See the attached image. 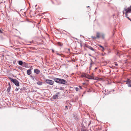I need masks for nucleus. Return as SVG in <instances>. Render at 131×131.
Returning a JSON list of instances; mask_svg holds the SVG:
<instances>
[{"label":"nucleus","instance_id":"obj_1","mask_svg":"<svg viewBox=\"0 0 131 131\" xmlns=\"http://www.w3.org/2000/svg\"><path fill=\"white\" fill-rule=\"evenodd\" d=\"M125 12V17L127 18L131 21V19L130 18L128 17V13H131V6L128 7L127 8H124V10L123 11V15H124L125 13L124 12Z\"/></svg>","mask_w":131,"mask_h":131},{"label":"nucleus","instance_id":"obj_2","mask_svg":"<svg viewBox=\"0 0 131 131\" xmlns=\"http://www.w3.org/2000/svg\"><path fill=\"white\" fill-rule=\"evenodd\" d=\"M9 79L16 86H19V82L16 79H13L11 78H10Z\"/></svg>","mask_w":131,"mask_h":131},{"label":"nucleus","instance_id":"obj_3","mask_svg":"<svg viewBox=\"0 0 131 131\" xmlns=\"http://www.w3.org/2000/svg\"><path fill=\"white\" fill-rule=\"evenodd\" d=\"M46 82L48 84L51 85H52L54 83V82L53 81L48 79L46 80Z\"/></svg>","mask_w":131,"mask_h":131},{"label":"nucleus","instance_id":"obj_4","mask_svg":"<svg viewBox=\"0 0 131 131\" xmlns=\"http://www.w3.org/2000/svg\"><path fill=\"white\" fill-rule=\"evenodd\" d=\"M126 82V84L128 85V87H131V80L129 79H127V81H124Z\"/></svg>","mask_w":131,"mask_h":131},{"label":"nucleus","instance_id":"obj_5","mask_svg":"<svg viewBox=\"0 0 131 131\" xmlns=\"http://www.w3.org/2000/svg\"><path fill=\"white\" fill-rule=\"evenodd\" d=\"M59 83L65 84L67 83V81L63 79H59Z\"/></svg>","mask_w":131,"mask_h":131},{"label":"nucleus","instance_id":"obj_6","mask_svg":"<svg viewBox=\"0 0 131 131\" xmlns=\"http://www.w3.org/2000/svg\"><path fill=\"white\" fill-rule=\"evenodd\" d=\"M84 77H85L90 79H94V78L93 77L89 75H86L85 74H84L82 75Z\"/></svg>","mask_w":131,"mask_h":131},{"label":"nucleus","instance_id":"obj_7","mask_svg":"<svg viewBox=\"0 0 131 131\" xmlns=\"http://www.w3.org/2000/svg\"><path fill=\"white\" fill-rule=\"evenodd\" d=\"M23 67L26 68H29L28 64L24 62L22 66Z\"/></svg>","mask_w":131,"mask_h":131},{"label":"nucleus","instance_id":"obj_8","mask_svg":"<svg viewBox=\"0 0 131 131\" xmlns=\"http://www.w3.org/2000/svg\"><path fill=\"white\" fill-rule=\"evenodd\" d=\"M34 72L36 74H38L40 72V71L38 69H34Z\"/></svg>","mask_w":131,"mask_h":131},{"label":"nucleus","instance_id":"obj_9","mask_svg":"<svg viewBox=\"0 0 131 131\" xmlns=\"http://www.w3.org/2000/svg\"><path fill=\"white\" fill-rule=\"evenodd\" d=\"M27 74L29 75H30L31 73V70L30 69H29L27 71Z\"/></svg>","mask_w":131,"mask_h":131},{"label":"nucleus","instance_id":"obj_10","mask_svg":"<svg viewBox=\"0 0 131 131\" xmlns=\"http://www.w3.org/2000/svg\"><path fill=\"white\" fill-rule=\"evenodd\" d=\"M60 78H55L53 80L56 83H59V80Z\"/></svg>","mask_w":131,"mask_h":131},{"label":"nucleus","instance_id":"obj_11","mask_svg":"<svg viewBox=\"0 0 131 131\" xmlns=\"http://www.w3.org/2000/svg\"><path fill=\"white\" fill-rule=\"evenodd\" d=\"M86 47L87 48H88L89 49H90L91 50H92V51L94 50V49H93V48L92 47H91V46H89L87 45V46H86Z\"/></svg>","mask_w":131,"mask_h":131},{"label":"nucleus","instance_id":"obj_12","mask_svg":"<svg viewBox=\"0 0 131 131\" xmlns=\"http://www.w3.org/2000/svg\"><path fill=\"white\" fill-rule=\"evenodd\" d=\"M18 64L22 66L24 63L22 61H18Z\"/></svg>","mask_w":131,"mask_h":131},{"label":"nucleus","instance_id":"obj_13","mask_svg":"<svg viewBox=\"0 0 131 131\" xmlns=\"http://www.w3.org/2000/svg\"><path fill=\"white\" fill-rule=\"evenodd\" d=\"M58 97V95L56 94V95H54L53 96V99H55Z\"/></svg>","mask_w":131,"mask_h":131},{"label":"nucleus","instance_id":"obj_14","mask_svg":"<svg viewBox=\"0 0 131 131\" xmlns=\"http://www.w3.org/2000/svg\"><path fill=\"white\" fill-rule=\"evenodd\" d=\"M11 89V86H9L7 88V91L8 92H9L10 91V89Z\"/></svg>","mask_w":131,"mask_h":131},{"label":"nucleus","instance_id":"obj_15","mask_svg":"<svg viewBox=\"0 0 131 131\" xmlns=\"http://www.w3.org/2000/svg\"><path fill=\"white\" fill-rule=\"evenodd\" d=\"M97 35H96V37L97 38H99L100 36V33L99 32H97Z\"/></svg>","mask_w":131,"mask_h":131},{"label":"nucleus","instance_id":"obj_16","mask_svg":"<svg viewBox=\"0 0 131 131\" xmlns=\"http://www.w3.org/2000/svg\"><path fill=\"white\" fill-rule=\"evenodd\" d=\"M37 84L39 85H41L42 84V83L40 82H37Z\"/></svg>","mask_w":131,"mask_h":131},{"label":"nucleus","instance_id":"obj_17","mask_svg":"<svg viewBox=\"0 0 131 131\" xmlns=\"http://www.w3.org/2000/svg\"><path fill=\"white\" fill-rule=\"evenodd\" d=\"M91 62L90 64V68H91L92 66V65L93 64V63H94L92 62V60H91Z\"/></svg>","mask_w":131,"mask_h":131},{"label":"nucleus","instance_id":"obj_18","mask_svg":"<svg viewBox=\"0 0 131 131\" xmlns=\"http://www.w3.org/2000/svg\"><path fill=\"white\" fill-rule=\"evenodd\" d=\"M99 46L100 47H101V48H102V51H103L104 50V48L101 45H99Z\"/></svg>","mask_w":131,"mask_h":131},{"label":"nucleus","instance_id":"obj_19","mask_svg":"<svg viewBox=\"0 0 131 131\" xmlns=\"http://www.w3.org/2000/svg\"><path fill=\"white\" fill-rule=\"evenodd\" d=\"M74 118L75 119H78V117L77 116L74 115Z\"/></svg>","mask_w":131,"mask_h":131},{"label":"nucleus","instance_id":"obj_20","mask_svg":"<svg viewBox=\"0 0 131 131\" xmlns=\"http://www.w3.org/2000/svg\"><path fill=\"white\" fill-rule=\"evenodd\" d=\"M58 44L60 46H62V44L60 42H58Z\"/></svg>","mask_w":131,"mask_h":131},{"label":"nucleus","instance_id":"obj_21","mask_svg":"<svg viewBox=\"0 0 131 131\" xmlns=\"http://www.w3.org/2000/svg\"><path fill=\"white\" fill-rule=\"evenodd\" d=\"M91 38H93V39H96L97 38V37H95L94 36H92L91 37Z\"/></svg>","mask_w":131,"mask_h":131},{"label":"nucleus","instance_id":"obj_22","mask_svg":"<svg viewBox=\"0 0 131 131\" xmlns=\"http://www.w3.org/2000/svg\"><path fill=\"white\" fill-rule=\"evenodd\" d=\"M75 90L76 91H79V89L78 87H76L75 88Z\"/></svg>","mask_w":131,"mask_h":131},{"label":"nucleus","instance_id":"obj_23","mask_svg":"<svg viewBox=\"0 0 131 131\" xmlns=\"http://www.w3.org/2000/svg\"><path fill=\"white\" fill-rule=\"evenodd\" d=\"M0 33L1 34H3V32L2 31V30L1 29H0Z\"/></svg>","mask_w":131,"mask_h":131},{"label":"nucleus","instance_id":"obj_24","mask_svg":"<svg viewBox=\"0 0 131 131\" xmlns=\"http://www.w3.org/2000/svg\"><path fill=\"white\" fill-rule=\"evenodd\" d=\"M32 80L34 81H35V79H36L34 77H32Z\"/></svg>","mask_w":131,"mask_h":131},{"label":"nucleus","instance_id":"obj_25","mask_svg":"<svg viewBox=\"0 0 131 131\" xmlns=\"http://www.w3.org/2000/svg\"><path fill=\"white\" fill-rule=\"evenodd\" d=\"M81 131H87V130L85 129H82L81 130Z\"/></svg>","mask_w":131,"mask_h":131},{"label":"nucleus","instance_id":"obj_26","mask_svg":"<svg viewBox=\"0 0 131 131\" xmlns=\"http://www.w3.org/2000/svg\"><path fill=\"white\" fill-rule=\"evenodd\" d=\"M66 108H65V110H67L68 109L67 106H65Z\"/></svg>","mask_w":131,"mask_h":131},{"label":"nucleus","instance_id":"obj_27","mask_svg":"<svg viewBox=\"0 0 131 131\" xmlns=\"http://www.w3.org/2000/svg\"><path fill=\"white\" fill-rule=\"evenodd\" d=\"M91 121H90L89 123V125H90V124H91Z\"/></svg>","mask_w":131,"mask_h":131},{"label":"nucleus","instance_id":"obj_28","mask_svg":"<svg viewBox=\"0 0 131 131\" xmlns=\"http://www.w3.org/2000/svg\"><path fill=\"white\" fill-rule=\"evenodd\" d=\"M18 88H16V89H15V91H18Z\"/></svg>","mask_w":131,"mask_h":131},{"label":"nucleus","instance_id":"obj_29","mask_svg":"<svg viewBox=\"0 0 131 131\" xmlns=\"http://www.w3.org/2000/svg\"><path fill=\"white\" fill-rule=\"evenodd\" d=\"M115 65L116 66H117L118 65V64L117 63H115Z\"/></svg>","mask_w":131,"mask_h":131},{"label":"nucleus","instance_id":"obj_30","mask_svg":"<svg viewBox=\"0 0 131 131\" xmlns=\"http://www.w3.org/2000/svg\"><path fill=\"white\" fill-rule=\"evenodd\" d=\"M57 55H59V56H60V54H59V53H57Z\"/></svg>","mask_w":131,"mask_h":131},{"label":"nucleus","instance_id":"obj_31","mask_svg":"<svg viewBox=\"0 0 131 131\" xmlns=\"http://www.w3.org/2000/svg\"><path fill=\"white\" fill-rule=\"evenodd\" d=\"M79 88H80V89H82V88L81 86H79Z\"/></svg>","mask_w":131,"mask_h":131},{"label":"nucleus","instance_id":"obj_32","mask_svg":"<svg viewBox=\"0 0 131 131\" xmlns=\"http://www.w3.org/2000/svg\"><path fill=\"white\" fill-rule=\"evenodd\" d=\"M8 85H9V86H10V84L9 82L8 83Z\"/></svg>","mask_w":131,"mask_h":131},{"label":"nucleus","instance_id":"obj_33","mask_svg":"<svg viewBox=\"0 0 131 131\" xmlns=\"http://www.w3.org/2000/svg\"><path fill=\"white\" fill-rule=\"evenodd\" d=\"M97 68H96V67L95 68V70H96V69H97Z\"/></svg>","mask_w":131,"mask_h":131},{"label":"nucleus","instance_id":"obj_34","mask_svg":"<svg viewBox=\"0 0 131 131\" xmlns=\"http://www.w3.org/2000/svg\"><path fill=\"white\" fill-rule=\"evenodd\" d=\"M52 51L53 52H54V51L53 50H52Z\"/></svg>","mask_w":131,"mask_h":131},{"label":"nucleus","instance_id":"obj_35","mask_svg":"<svg viewBox=\"0 0 131 131\" xmlns=\"http://www.w3.org/2000/svg\"><path fill=\"white\" fill-rule=\"evenodd\" d=\"M30 43H31L32 42H31V41H30Z\"/></svg>","mask_w":131,"mask_h":131},{"label":"nucleus","instance_id":"obj_36","mask_svg":"<svg viewBox=\"0 0 131 131\" xmlns=\"http://www.w3.org/2000/svg\"><path fill=\"white\" fill-rule=\"evenodd\" d=\"M32 78V77H33L31 75V76H30Z\"/></svg>","mask_w":131,"mask_h":131},{"label":"nucleus","instance_id":"obj_37","mask_svg":"<svg viewBox=\"0 0 131 131\" xmlns=\"http://www.w3.org/2000/svg\"><path fill=\"white\" fill-rule=\"evenodd\" d=\"M89 55L90 56H91V55L90 54H89Z\"/></svg>","mask_w":131,"mask_h":131},{"label":"nucleus","instance_id":"obj_38","mask_svg":"<svg viewBox=\"0 0 131 131\" xmlns=\"http://www.w3.org/2000/svg\"><path fill=\"white\" fill-rule=\"evenodd\" d=\"M58 94H59V92H58Z\"/></svg>","mask_w":131,"mask_h":131},{"label":"nucleus","instance_id":"obj_39","mask_svg":"<svg viewBox=\"0 0 131 131\" xmlns=\"http://www.w3.org/2000/svg\"><path fill=\"white\" fill-rule=\"evenodd\" d=\"M89 7V6H88V7Z\"/></svg>","mask_w":131,"mask_h":131},{"label":"nucleus","instance_id":"obj_40","mask_svg":"<svg viewBox=\"0 0 131 131\" xmlns=\"http://www.w3.org/2000/svg\"><path fill=\"white\" fill-rule=\"evenodd\" d=\"M103 38H104V37H103Z\"/></svg>","mask_w":131,"mask_h":131},{"label":"nucleus","instance_id":"obj_41","mask_svg":"<svg viewBox=\"0 0 131 131\" xmlns=\"http://www.w3.org/2000/svg\"><path fill=\"white\" fill-rule=\"evenodd\" d=\"M2 3V2H1V3Z\"/></svg>","mask_w":131,"mask_h":131}]
</instances>
